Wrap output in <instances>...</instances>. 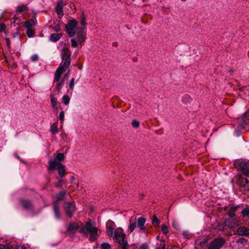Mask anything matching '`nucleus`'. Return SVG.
<instances>
[{"mask_svg":"<svg viewBox=\"0 0 249 249\" xmlns=\"http://www.w3.org/2000/svg\"><path fill=\"white\" fill-rule=\"evenodd\" d=\"M238 170L242 172L239 180L240 190L245 194H249V161H243L236 162Z\"/></svg>","mask_w":249,"mask_h":249,"instance_id":"1","label":"nucleus"},{"mask_svg":"<svg viewBox=\"0 0 249 249\" xmlns=\"http://www.w3.org/2000/svg\"><path fill=\"white\" fill-rule=\"evenodd\" d=\"M98 231V228L95 227V224L91 220H89L85 226H81L79 232L83 233L86 236L89 235V240L94 241L97 238Z\"/></svg>","mask_w":249,"mask_h":249,"instance_id":"2","label":"nucleus"},{"mask_svg":"<svg viewBox=\"0 0 249 249\" xmlns=\"http://www.w3.org/2000/svg\"><path fill=\"white\" fill-rule=\"evenodd\" d=\"M56 169L61 178H62L65 175V167L62 163L60 162H57L55 160H50L48 162V170L52 171Z\"/></svg>","mask_w":249,"mask_h":249,"instance_id":"3","label":"nucleus"},{"mask_svg":"<svg viewBox=\"0 0 249 249\" xmlns=\"http://www.w3.org/2000/svg\"><path fill=\"white\" fill-rule=\"evenodd\" d=\"M71 53L69 50L65 48L62 49L61 56V58L64 60V62L63 64L60 65L59 67H61L62 70L64 71L67 70L71 64Z\"/></svg>","mask_w":249,"mask_h":249,"instance_id":"4","label":"nucleus"},{"mask_svg":"<svg viewBox=\"0 0 249 249\" xmlns=\"http://www.w3.org/2000/svg\"><path fill=\"white\" fill-rule=\"evenodd\" d=\"M77 26V21L75 19L69 20L66 25L65 28L69 37H71L75 36Z\"/></svg>","mask_w":249,"mask_h":249,"instance_id":"5","label":"nucleus"},{"mask_svg":"<svg viewBox=\"0 0 249 249\" xmlns=\"http://www.w3.org/2000/svg\"><path fill=\"white\" fill-rule=\"evenodd\" d=\"M226 243V240L222 237L216 238L211 241L208 249H221Z\"/></svg>","mask_w":249,"mask_h":249,"instance_id":"6","label":"nucleus"},{"mask_svg":"<svg viewBox=\"0 0 249 249\" xmlns=\"http://www.w3.org/2000/svg\"><path fill=\"white\" fill-rule=\"evenodd\" d=\"M114 237L119 244L118 249L121 248V247L123 246L124 247L126 246V249H129V246L127 244V242L125 240V235L124 233H119L115 232L114 233Z\"/></svg>","mask_w":249,"mask_h":249,"instance_id":"7","label":"nucleus"},{"mask_svg":"<svg viewBox=\"0 0 249 249\" xmlns=\"http://www.w3.org/2000/svg\"><path fill=\"white\" fill-rule=\"evenodd\" d=\"M64 209L66 214L71 217L75 210V206L72 202H66L64 205Z\"/></svg>","mask_w":249,"mask_h":249,"instance_id":"8","label":"nucleus"},{"mask_svg":"<svg viewBox=\"0 0 249 249\" xmlns=\"http://www.w3.org/2000/svg\"><path fill=\"white\" fill-rule=\"evenodd\" d=\"M225 225L230 229H233L235 225H238V220L236 218H226L224 221Z\"/></svg>","mask_w":249,"mask_h":249,"instance_id":"9","label":"nucleus"},{"mask_svg":"<svg viewBox=\"0 0 249 249\" xmlns=\"http://www.w3.org/2000/svg\"><path fill=\"white\" fill-rule=\"evenodd\" d=\"M20 204L22 207L27 210H31L34 208L32 202L28 199H21Z\"/></svg>","mask_w":249,"mask_h":249,"instance_id":"10","label":"nucleus"},{"mask_svg":"<svg viewBox=\"0 0 249 249\" xmlns=\"http://www.w3.org/2000/svg\"><path fill=\"white\" fill-rule=\"evenodd\" d=\"M236 233L241 236H249V228L241 226L237 228Z\"/></svg>","mask_w":249,"mask_h":249,"instance_id":"11","label":"nucleus"},{"mask_svg":"<svg viewBox=\"0 0 249 249\" xmlns=\"http://www.w3.org/2000/svg\"><path fill=\"white\" fill-rule=\"evenodd\" d=\"M53 205L55 217L56 219H60L61 214L59 212V202H58V201H55L53 202Z\"/></svg>","mask_w":249,"mask_h":249,"instance_id":"12","label":"nucleus"},{"mask_svg":"<svg viewBox=\"0 0 249 249\" xmlns=\"http://www.w3.org/2000/svg\"><path fill=\"white\" fill-rule=\"evenodd\" d=\"M81 227H79L75 223H71L68 228L67 231L70 233L74 234L78 230H79V231Z\"/></svg>","mask_w":249,"mask_h":249,"instance_id":"13","label":"nucleus"},{"mask_svg":"<svg viewBox=\"0 0 249 249\" xmlns=\"http://www.w3.org/2000/svg\"><path fill=\"white\" fill-rule=\"evenodd\" d=\"M83 30L84 28H77V38L80 43L83 42L85 40V37L83 34Z\"/></svg>","mask_w":249,"mask_h":249,"instance_id":"14","label":"nucleus"},{"mask_svg":"<svg viewBox=\"0 0 249 249\" xmlns=\"http://www.w3.org/2000/svg\"><path fill=\"white\" fill-rule=\"evenodd\" d=\"M63 2L60 1L58 2L55 8V11L60 18H62L64 15L63 12Z\"/></svg>","mask_w":249,"mask_h":249,"instance_id":"15","label":"nucleus"},{"mask_svg":"<svg viewBox=\"0 0 249 249\" xmlns=\"http://www.w3.org/2000/svg\"><path fill=\"white\" fill-rule=\"evenodd\" d=\"M145 222L146 219L143 217H139L137 219V225L138 227L140 228V230L143 231H145V227H144Z\"/></svg>","mask_w":249,"mask_h":249,"instance_id":"16","label":"nucleus"},{"mask_svg":"<svg viewBox=\"0 0 249 249\" xmlns=\"http://www.w3.org/2000/svg\"><path fill=\"white\" fill-rule=\"evenodd\" d=\"M64 71H65L62 70L61 67H58L57 68L54 74V82L59 81L61 78V75Z\"/></svg>","mask_w":249,"mask_h":249,"instance_id":"17","label":"nucleus"},{"mask_svg":"<svg viewBox=\"0 0 249 249\" xmlns=\"http://www.w3.org/2000/svg\"><path fill=\"white\" fill-rule=\"evenodd\" d=\"M35 22L32 19H29L25 21L24 23V27L27 29H31L32 27L35 25Z\"/></svg>","mask_w":249,"mask_h":249,"instance_id":"18","label":"nucleus"},{"mask_svg":"<svg viewBox=\"0 0 249 249\" xmlns=\"http://www.w3.org/2000/svg\"><path fill=\"white\" fill-rule=\"evenodd\" d=\"M237 207L233 206L231 207L227 212V214L231 218H235V212L236 211Z\"/></svg>","mask_w":249,"mask_h":249,"instance_id":"19","label":"nucleus"},{"mask_svg":"<svg viewBox=\"0 0 249 249\" xmlns=\"http://www.w3.org/2000/svg\"><path fill=\"white\" fill-rule=\"evenodd\" d=\"M27 10H28V7H27V5L25 4L18 5L17 7L16 8V12L20 14Z\"/></svg>","mask_w":249,"mask_h":249,"instance_id":"20","label":"nucleus"},{"mask_svg":"<svg viewBox=\"0 0 249 249\" xmlns=\"http://www.w3.org/2000/svg\"><path fill=\"white\" fill-rule=\"evenodd\" d=\"M62 36V34H53L50 36V40L53 42L58 41Z\"/></svg>","mask_w":249,"mask_h":249,"instance_id":"21","label":"nucleus"},{"mask_svg":"<svg viewBox=\"0 0 249 249\" xmlns=\"http://www.w3.org/2000/svg\"><path fill=\"white\" fill-rule=\"evenodd\" d=\"M130 225H129V230L131 232H133L135 229L136 227V224L137 222L136 221V218L134 219V221H133L132 219H131L129 220Z\"/></svg>","mask_w":249,"mask_h":249,"instance_id":"22","label":"nucleus"},{"mask_svg":"<svg viewBox=\"0 0 249 249\" xmlns=\"http://www.w3.org/2000/svg\"><path fill=\"white\" fill-rule=\"evenodd\" d=\"M51 105H52L54 109L57 108V105H58L57 99L56 98H55L53 96V95H52V96H51Z\"/></svg>","mask_w":249,"mask_h":249,"instance_id":"23","label":"nucleus"},{"mask_svg":"<svg viewBox=\"0 0 249 249\" xmlns=\"http://www.w3.org/2000/svg\"><path fill=\"white\" fill-rule=\"evenodd\" d=\"M192 101L191 96L189 95H185L183 96L182 101L185 104L190 103Z\"/></svg>","mask_w":249,"mask_h":249,"instance_id":"24","label":"nucleus"},{"mask_svg":"<svg viewBox=\"0 0 249 249\" xmlns=\"http://www.w3.org/2000/svg\"><path fill=\"white\" fill-rule=\"evenodd\" d=\"M249 119L242 118L238 123V124L242 127H244L248 123Z\"/></svg>","mask_w":249,"mask_h":249,"instance_id":"25","label":"nucleus"},{"mask_svg":"<svg viewBox=\"0 0 249 249\" xmlns=\"http://www.w3.org/2000/svg\"><path fill=\"white\" fill-rule=\"evenodd\" d=\"M0 249H14V247L10 244H0Z\"/></svg>","mask_w":249,"mask_h":249,"instance_id":"26","label":"nucleus"},{"mask_svg":"<svg viewBox=\"0 0 249 249\" xmlns=\"http://www.w3.org/2000/svg\"><path fill=\"white\" fill-rule=\"evenodd\" d=\"M54 160H55L57 162H61L64 160V154L63 153L58 154Z\"/></svg>","mask_w":249,"mask_h":249,"instance_id":"27","label":"nucleus"},{"mask_svg":"<svg viewBox=\"0 0 249 249\" xmlns=\"http://www.w3.org/2000/svg\"><path fill=\"white\" fill-rule=\"evenodd\" d=\"M65 195V191H61L59 192V194L57 195V200L56 201H58V202H59V201L62 200Z\"/></svg>","mask_w":249,"mask_h":249,"instance_id":"28","label":"nucleus"},{"mask_svg":"<svg viewBox=\"0 0 249 249\" xmlns=\"http://www.w3.org/2000/svg\"><path fill=\"white\" fill-rule=\"evenodd\" d=\"M241 213L244 217H247L249 218V208L243 209L242 210Z\"/></svg>","mask_w":249,"mask_h":249,"instance_id":"29","label":"nucleus"},{"mask_svg":"<svg viewBox=\"0 0 249 249\" xmlns=\"http://www.w3.org/2000/svg\"><path fill=\"white\" fill-rule=\"evenodd\" d=\"M50 131L52 132L53 134H55L58 133V128L56 125H55L54 124H53L51 126L50 128Z\"/></svg>","mask_w":249,"mask_h":249,"instance_id":"30","label":"nucleus"},{"mask_svg":"<svg viewBox=\"0 0 249 249\" xmlns=\"http://www.w3.org/2000/svg\"><path fill=\"white\" fill-rule=\"evenodd\" d=\"M152 223L156 226H159L160 224V220L157 218L156 215H154L152 220Z\"/></svg>","mask_w":249,"mask_h":249,"instance_id":"31","label":"nucleus"},{"mask_svg":"<svg viewBox=\"0 0 249 249\" xmlns=\"http://www.w3.org/2000/svg\"><path fill=\"white\" fill-rule=\"evenodd\" d=\"M62 99L63 102L65 105H67L69 104L70 98L68 95H64Z\"/></svg>","mask_w":249,"mask_h":249,"instance_id":"32","label":"nucleus"},{"mask_svg":"<svg viewBox=\"0 0 249 249\" xmlns=\"http://www.w3.org/2000/svg\"><path fill=\"white\" fill-rule=\"evenodd\" d=\"M247 239L244 238H240L238 239H237L236 241L237 243L240 244L241 245H245L247 244Z\"/></svg>","mask_w":249,"mask_h":249,"instance_id":"33","label":"nucleus"},{"mask_svg":"<svg viewBox=\"0 0 249 249\" xmlns=\"http://www.w3.org/2000/svg\"><path fill=\"white\" fill-rule=\"evenodd\" d=\"M107 232L108 235L110 237L113 236L114 235V233H115V232H114L113 228H112L111 227H109L107 228Z\"/></svg>","mask_w":249,"mask_h":249,"instance_id":"34","label":"nucleus"},{"mask_svg":"<svg viewBox=\"0 0 249 249\" xmlns=\"http://www.w3.org/2000/svg\"><path fill=\"white\" fill-rule=\"evenodd\" d=\"M64 80H62L60 82H59L56 84V87L58 89V93H59V92L61 90V89L63 87L64 85Z\"/></svg>","mask_w":249,"mask_h":249,"instance_id":"35","label":"nucleus"},{"mask_svg":"<svg viewBox=\"0 0 249 249\" xmlns=\"http://www.w3.org/2000/svg\"><path fill=\"white\" fill-rule=\"evenodd\" d=\"M27 31L26 34H27V36L29 37H32L34 36L35 33L33 31V30H32L31 29H27Z\"/></svg>","mask_w":249,"mask_h":249,"instance_id":"36","label":"nucleus"},{"mask_svg":"<svg viewBox=\"0 0 249 249\" xmlns=\"http://www.w3.org/2000/svg\"><path fill=\"white\" fill-rule=\"evenodd\" d=\"M161 231L163 234H166L168 232V229L167 226L163 224L161 226Z\"/></svg>","mask_w":249,"mask_h":249,"instance_id":"37","label":"nucleus"},{"mask_svg":"<svg viewBox=\"0 0 249 249\" xmlns=\"http://www.w3.org/2000/svg\"><path fill=\"white\" fill-rule=\"evenodd\" d=\"M101 248L102 249H110L111 247L109 244L107 243H104L101 244Z\"/></svg>","mask_w":249,"mask_h":249,"instance_id":"38","label":"nucleus"},{"mask_svg":"<svg viewBox=\"0 0 249 249\" xmlns=\"http://www.w3.org/2000/svg\"><path fill=\"white\" fill-rule=\"evenodd\" d=\"M71 46L73 48H75L77 46L78 43L76 41V40L75 39V38L71 39Z\"/></svg>","mask_w":249,"mask_h":249,"instance_id":"39","label":"nucleus"},{"mask_svg":"<svg viewBox=\"0 0 249 249\" xmlns=\"http://www.w3.org/2000/svg\"><path fill=\"white\" fill-rule=\"evenodd\" d=\"M132 125L133 127L137 128L139 126L140 123L136 120H133L132 122Z\"/></svg>","mask_w":249,"mask_h":249,"instance_id":"40","label":"nucleus"},{"mask_svg":"<svg viewBox=\"0 0 249 249\" xmlns=\"http://www.w3.org/2000/svg\"><path fill=\"white\" fill-rule=\"evenodd\" d=\"M31 59L33 62L36 61L38 59V56L36 54H33L31 56Z\"/></svg>","mask_w":249,"mask_h":249,"instance_id":"41","label":"nucleus"},{"mask_svg":"<svg viewBox=\"0 0 249 249\" xmlns=\"http://www.w3.org/2000/svg\"><path fill=\"white\" fill-rule=\"evenodd\" d=\"M74 85V78H72L70 83L69 87L71 89H73Z\"/></svg>","mask_w":249,"mask_h":249,"instance_id":"42","label":"nucleus"},{"mask_svg":"<svg viewBox=\"0 0 249 249\" xmlns=\"http://www.w3.org/2000/svg\"><path fill=\"white\" fill-rule=\"evenodd\" d=\"M81 24L82 26H84V29L85 28V26H86V18H85V17L84 16H83L82 18H81Z\"/></svg>","mask_w":249,"mask_h":249,"instance_id":"43","label":"nucleus"},{"mask_svg":"<svg viewBox=\"0 0 249 249\" xmlns=\"http://www.w3.org/2000/svg\"><path fill=\"white\" fill-rule=\"evenodd\" d=\"M64 118V112L63 111L60 112L59 116V119L60 121H62L63 120Z\"/></svg>","mask_w":249,"mask_h":249,"instance_id":"44","label":"nucleus"},{"mask_svg":"<svg viewBox=\"0 0 249 249\" xmlns=\"http://www.w3.org/2000/svg\"><path fill=\"white\" fill-rule=\"evenodd\" d=\"M6 29V26L3 23H0V32H2L4 31Z\"/></svg>","mask_w":249,"mask_h":249,"instance_id":"45","label":"nucleus"},{"mask_svg":"<svg viewBox=\"0 0 249 249\" xmlns=\"http://www.w3.org/2000/svg\"><path fill=\"white\" fill-rule=\"evenodd\" d=\"M139 249H148V246L147 244L144 243L139 247Z\"/></svg>","mask_w":249,"mask_h":249,"instance_id":"46","label":"nucleus"},{"mask_svg":"<svg viewBox=\"0 0 249 249\" xmlns=\"http://www.w3.org/2000/svg\"><path fill=\"white\" fill-rule=\"evenodd\" d=\"M172 225L176 229H178L179 228L178 224L176 221L173 222Z\"/></svg>","mask_w":249,"mask_h":249,"instance_id":"47","label":"nucleus"},{"mask_svg":"<svg viewBox=\"0 0 249 249\" xmlns=\"http://www.w3.org/2000/svg\"><path fill=\"white\" fill-rule=\"evenodd\" d=\"M5 41H6V44H7V46L8 47H10V43H11V41H10V39L9 38H7L5 39Z\"/></svg>","mask_w":249,"mask_h":249,"instance_id":"48","label":"nucleus"},{"mask_svg":"<svg viewBox=\"0 0 249 249\" xmlns=\"http://www.w3.org/2000/svg\"><path fill=\"white\" fill-rule=\"evenodd\" d=\"M182 235L185 237H187L189 235V232L188 231H183L182 232Z\"/></svg>","mask_w":249,"mask_h":249,"instance_id":"49","label":"nucleus"},{"mask_svg":"<svg viewBox=\"0 0 249 249\" xmlns=\"http://www.w3.org/2000/svg\"><path fill=\"white\" fill-rule=\"evenodd\" d=\"M160 247L157 248L156 249H165V244H161L160 245Z\"/></svg>","mask_w":249,"mask_h":249,"instance_id":"50","label":"nucleus"},{"mask_svg":"<svg viewBox=\"0 0 249 249\" xmlns=\"http://www.w3.org/2000/svg\"><path fill=\"white\" fill-rule=\"evenodd\" d=\"M53 29H54V30L55 31H56V32H58V31H60V27H59V25H56V26H55L54 27Z\"/></svg>","mask_w":249,"mask_h":249,"instance_id":"51","label":"nucleus"},{"mask_svg":"<svg viewBox=\"0 0 249 249\" xmlns=\"http://www.w3.org/2000/svg\"><path fill=\"white\" fill-rule=\"evenodd\" d=\"M17 249H27L24 245H21L18 247Z\"/></svg>","mask_w":249,"mask_h":249,"instance_id":"52","label":"nucleus"},{"mask_svg":"<svg viewBox=\"0 0 249 249\" xmlns=\"http://www.w3.org/2000/svg\"><path fill=\"white\" fill-rule=\"evenodd\" d=\"M244 118H247L248 119V117L249 116V113L248 112H245L244 114Z\"/></svg>","mask_w":249,"mask_h":249,"instance_id":"53","label":"nucleus"},{"mask_svg":"<svg viewBox=\"0 0 249 249\" xmlns=\"http://www.w3.org/2000/svg\"><path fill=\"white\" fill-rule=\"evenodd\" d=\"M156 238H157V240H161L160 239V236H159H159H157V237H156Z\"/></svg>","mask_w":249,"mask_h":249,"instance_id":"54","label":"nucleus"},{"mask_svg":"<svg viewBox=\"0 0 249 249\" xmlns=\"http://www.w3.org/2000/svg\"><path fill=\"white\" fill-rule=\"evenodd\" d=\"M116 42H115L114 45H116Z\"/></svg>","mask_w":249,"mask_h":249,"instance_id":"55","label":"nucleus"},{"mask_svg":"<svg viewBox=\"0 0 249 249\" xmlns=\"http://www.w3.org/2000/svg\"><path fill=\"white\" fill-rule=\"evenodd\" d=\"M116 42H115L114 45H116Z\"/></svg>","mask_w":249,"mask_h":249,"instance_id":"56","label":"nucleus"},{"mask_svg":"<svg viewBox=\"0 0 249 249\" xmlns=\"http://www.w3.org/2000/svg\"><path fill=\"white\" fill-rule=\"evenodd\" d=\"M182 0V1H185L186 0Z\"/></svg>","mask_w":249,"mask_h":249,"instance_id":"57","label":"nucleus"}]
</instances>
